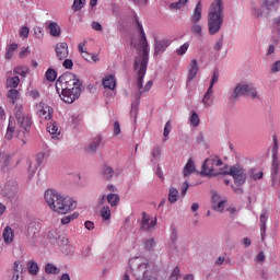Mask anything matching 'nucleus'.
<instances>
[{"label":"nucleus","mask_w":280,"mask_h":280,"mask_svg":"<svg viewBox=\"0 0 280 280\" xmlns=\"http://www.w3.org/2000/svg\"><path fill=\"white\" fill-rule=\"evenodd\" d=\"M33 124L32 116L23 112V105H15L14 116L9 117L5 139L11 141L15 135L18 139H21L23 145H25L27 143L25 139H27V135H30Z\"/></svg>","instance_id":"nucleus-1"},{"label":"nucleus","mask_w":280,"mask_h":280,"mask_svg":"<svg viewBox=\"0 0 280 280\" xmlns=\"http://www.w3.org/2000/svg\"><path fill=\"white\" fill-rule=\"evenodd\" d=\"M82 80L73 72H65L56 81V91L66 104H73L82 95Z\"/></svg>","instance_id":"nucleus-2"},{"label":"nucleus","mask_w":280,"mask_h":280,"mask_svg":"<svg viewBox=\"0 0 280 280\" xmlns=\"http://www.w3.org/2000/svg\"><path fill=\"white\" fill-rule=\"evenodd\" d=\"M44 198L49 209L61 215L69 213V211H73V209L78 207V202H75L73 198L61 196L60 192L55 189H47Z\"/></svg>","instance_id":"nucleus-3"},{"label":"nucleus","mask_w":280,"mask_h":280,"mask_svg":"<svg viewBox=\"0 0 280 280\" xmlns=\"http://www.w3.org/2000/svg\"><path fill=\"white\" fill-rule=\"evenodd\" d=\"M129 268L136 280H158L156 271L152 268L150 261L141 257L129 259Z\"/></svg>","instance_id":"nucleus-4"},{"label":"nucleus","mask_w":280,"mask_h":280,"mask_svg":"<svg viewBox=\"0 0 280 280\" xmlns=\"http://www.w3.org/2000/svg\"><path fill=\"white\" fill-rule=\"evenodd\" d=\"M222 23H224V5L222 0H214L208 13V32L210 36H214L222 30Z\"/></svg>","instance_id":"nucleus-5"},{"label":"nucleus","mask_w":280,"mask_h":280,"mask_svg":"<svg viewBox=\"0 0 280 280\" xmlns=\"http://www.w3.org/2000/svg\"><path fill=\"white\" fill-rule=\"evenodd\" d=\"M242 95L243 97H252V100H260L257 94V89L253 83H238L231 92L229 102L231 104H236V102H240V97H242Z\"/></svg>","instance_id":"nucleus-6"},{"label":"nucleus","mask_w":280,"mask_h":280,"mask_svg":"<svg viewBox=\"0 0 280 280\" xmlns=\"http://www.w3.org/2000/svg\"><path fill=\"white\" fill-rule=\"evenodd\" d=\"M142 47L141 57H137L133 62L135 71H138V85L141 88V82L145 78L148 71V62L150 60V45H144Z\"/></svg>","instance_id":"nucleus-7"},{"label":"nucleus","mask_w":280,"mask_h":280,"mask_svg":"<svg viewBox=\"0 0 280 280\" xmlns=\"http://www.w3.org/2000/svg\"><path fill=\"white\" fill-rule=\"evenodd\" d=\"M221 175L222 176H232V178L234 179V183H235V185H237V187H242V185H244V183H246V178H247L246 171L240 164L231 166L229 171H222Z\"/></svg>","instance_id":"nucleus-8"},{"label":"nucleus","mask_w":280,"mask_h":280,"mask_svg":"<svg viewBox=\"0 0 280 280\" xmlns=\"http://www.w3.org/2000/svg\"><path fill=\"white\" fill-rule=\"evenodd\" d=\"M200 19H202V2L198 1L192 15L190 16V22L192 23L190 32L196 36H202V26L196 24L199 23Z\"/></svg>","instance_id":"nucleus-9"},{"label":"nucleus","mask_w":280,"mask_h":280,"mask_svg":"<svg viewBox=\"0 0 280 280\" xmlns=\"http://www.w3.org/2000/svg\"><path fill=\"white\" fill-rule=\"evenodd\" d=\"M48 240L52 246H69V238H67L65 234L60 233L58 229H54L48 232Z\"/></svg>","instance_id":"nucleus-10"},{"label":"nucleus","mask_w":280,"mask_h":280,"mask_svg":"<svg viewBox=\"0 0 280 280\" xmlns=\"http://www.w3.org/2000/svg\"><path fill=\"white\" fill-rule=\"evenodd\" d=\"M38 233H40V223L31 221L26 229V237L30 246H36V240H38Z\"/></svg>","instance_id":"nucleus-11"},{"label":"nucleus","mask_w":280,"mask_h":280,"mask_svg":"<svg viewBox=\"0 0 280 280\" xmlns=\"http://www.w3.org/2000/svg\"><path fill=\"white\" fill-rule=\"evenodd\" d=\"M273 147L271 149L272 152V165H271V177L277 178L279 174V140H277V136L272 137Z\"/></svg>","instance_id":"nucleus-12"},{"label":"nucleus","mask_w":280,"mask_h":280,"mask_svg":"<svg viewBox=\"0 0 280 280\" xmlns=\"http://www.w3.org/2000/svg\"><path fill=\"white\" fill-rule=\"evenodd\" d=\"M215 166L213 165V160L211 158H208L205 160L202 166H201V176H220L222 174L221 172H224V168H220L219 172L215 171Z\"/></svg>","instance_id":"nucleus-13"},{"label":"nucleus","mask_w":280,"mask_h":280,"mask_svg":"<svg viewBox=\"0 0 280 280\" xmlns=\"http://www.w3.org/2000/svg\"><path fill=\"white\" fill-rule=\"evenodd\" d=\"M136 86L138 89V91L135 92L136 101L131 103L130 110V115L131 117H135V119H137V110L139 108V104H141V95H143V91H141V89H143V81H141V86H139V77L137 78Z\"/></svg>","instance_id":"nucleus-14"},{"label":"nucleus","mask_w":280,"mask_h":280,"mask_svg":"<svg viewBox=\"0 0 280 280\" xmlns=\"http://www.w3.org/2000/svg\"><path fill=\"white\" fill-rule=\"evenodd\" d=\"M104 145H106V141H104V138L101 135H98L92 139V141L86 148V152L89 154H95V152H97V148H104Z\"/></svg>","instance_id":"nucleus-15"},{"label":"nucleus","mask_w":280,"mask_h":280,"mask_svg":"<svg viewBox=\"0 0 280 280\" xmlns=\"http://www.w3.org/2000/svg\"><path fill=\"white\" fill-rule=\"evenodd\" d=\"M172 45L170 39H155L154 42V56H161L167 51V47Z\"/></svg>","instance_id":"nucleus-16"},{"label":"nucleus","mask_w":280,"mask_h":280,"mask_svg":"<svg viewBox=\"0 0 280 280\" xmlns=\"http://www.w3.org/2000/svg\"><path fill=\"white\" fill-rule=\"evenodd\" d=\"M225 203L226 201L222 200V197L217 191L212 192L211 205L214 211H220L222 213Z\"/></svg>","instance_id":"nucleus-17"},{"label":"nucleus","mask_w":280,"mask_h":280,"mask_svg":"<svg viewBox=\"0 0 280 280\" xmlns=\"http://www.w3.org/2000/svg\"><path fill=\"white\" fill-rule=\"evenodd\" d=\"M55 51L59 60H65V58H69V45L65 42L57 44Z\"/></svg>","instance_id":"nucleus-18"},{"label":"nucleus","mask_w":280,"mask_h":280,"mask_svg":"<svg viewBox=\"0 0 280 280\" xmlns=\"http://www.w3.org/2000/svg\"><path fill=\"white\" fill-rule=\"evenodd\" d=\"M46 30H48L50 36L54 38H58L62 34V28H60V25H58L57 22H49L46 25Z\"/></svg>","instance_id":"nucleus-19"},{"label":"nucleus","mask_w":280,"mask_h":280,"mask_svg":"<svg viewBox=\"0 0 280 280\" xmlns=\"http://www.w3.org/2000/svg\"><path fill=\"white\" fill-rule=\"evenodd\" d=\"M153 226H156V218L150 219L147 217L145 212H142L141 230L150 231V229H153Z\"/></svg>","instance_id":"nucleus-20"},{"label":"nucleus","mask_w":280,"mask_h":280,"mask_svg":"<svg viewBox=\"0 0 280 280\" xmlns=\"http://www.w3.org/2000/svg\"><path fill=\"white\" fill-rule=\"evenodd\" d=\"M199 67H198V60L192 59L191 63L189 65V71L187 77V82H191L196 75H198Z\"/></svg>","instance_id":"nucleus-21"},{"label":"nucleus","mask_w":280,"mask_h":280,"mask_svg":"<svg viewBox=\"0 0 280 280\" xmlns=\"http://www.w3.org/2000/svg\"><path fill=\"white\" fill-rule=\"evenodd\" d=\"M39 106L42 107V109H39V117H43L44 119L49 121V119H51V115H54V108L47 105L45 106L44 103H40Z\"/></svg>","instance_id":"nucleus-22"},{"label":"nucleus","mask_w":280,"mask_h":280,"mask_svg":"<svg viewBox=\"0 0 280 280\" xmlns=\"http://www.w3.org/2000/svg\"><path fill=\"white\" fill-rule=\"evenodd\" d=\"M266 222H268V210H262L260 213V235L261 240L266 237Z\"/></svg>","instance_id":"nucleus-23"},{"label":"nucleus","mask_w":280,"mask_h":280,"mask_svg":"<svg viewBox=\"0 0 280 280\" xmlns=\"http://www.w3.org/2000/svg\"><path fill=\"white\" fill-rule=\"evenodd\" d=\"M103 86L105 89H109L110 91H115V89L117 88V80L115 79L114 75H107L103 80Z\"/></svg>","instance_id":"nucleus-24"},{"label":"nucleus","mask_w":280,"mask_h":280,"mask_svg":"<svg viewBox=\"0 0 280 280\" xmlns=\"http://www.w3.org/2000/svg\"><path fill=\"white\" fill-rule=\"evenodd\" d=\"M5 244H12L14 242V231L10 226H5L2 233Z\"/></svg>","instance_id":"nucleus-25"},{"label":"nucleus","mask_w":280,"mask_h":280,"mask_svg":"<svg viewBox=\"0 0 280 280\" xmlns=\"http://www.w3.org/2000/svg\"><path fill=\"white\" fill-rule=\"evenodd\" d=\"M102 176L104 180H110L115 176V170L106 164L102 166Z\"/></svg>","instance_id":"nucleus-26"},{"label":"nucleus","mask_w":280,"mask_h":280,"mask_svg":"<svg viewBox=\"0 0 280 280\" xmlns=\"http://www.w3.org/2000/svg\"><path fill=\"white\" fill-rule=\"evenodd\" d=\"M192 172H196V164L194 163L192 159H189L184 166L183 174L185 177H187L189 174H192Z\"/></svg>","instance_id":"nucleus-27"},{"label":"nucleus","mask_w":280,"mask_h":280,"mask_svg":"<svg viewBox=\"0 0 280 280\" xmlns=\"http://www.w3.org/2000/svg\"><path fill=\"white\" fill-rule=\"evenodd\" d=\"M47 132L52 136V139H58V124L56 121H51L47 124Z\"/></svg>","instance_id":"nucleus-28"},{"label":"nucleus","mask_w":280,"mask_h":280,"mask_svg":"<svg viewBox=\"0 0 280 280\" xmlns=\"http://www.w3.org/2000/svg\"><path fill=\"white\" fill-rule=\"evenodd\" d=\"M142 244L144 249L149 253H152V250H154V248L156 247V241H154V238H144L142 241Z\"/></svg>","instance_id":"nucleus-29"},{"label":"nucleus","mask_w":280,"mask_h":280,"mask_svg":"<svg viewBox=\"0 0 280 280\" xmlns=\"http://www.w3.org/2000/svg\"><path fill=\"white\" fill-rule=\"evenodd\" d=\"M211 97H213V88H208L206 94L203 95L202 104L206 106H211L213 104Z\"/></svg>","instance_id":"nucleus-30"},{"label":"nucleus","mask_w":280,"mask_h":280,"mask_svg":"<svg viewBox=\"0 0 280 280\" xmlns=\"http://www.w3.org/2000/svg\"><path fill=\"white\" fill-rule=\"evenodd\" d=\"M168 202L171 205H175V202H178V189L171 187L168 191Z\"/></svg>","instance_id":"nucleus-31"},{"label":"nucleus","mask_w":280,"mask_h":280,"mask_svg":"<svg viewBox=\"0 0 280 280\" xmlns=\"http://www.w3.org/2000/svg\"><path fill=\"white\" fill-rule=\"evenodd\" d=\"M265 8L268 12L279 8V0H264Z\"/></svg>","instance_id":"nucleus-32"},{"label":"nucleus","mask_w":280,"mask_h":280,"mask_svg":"<svg viewBox=\"0 0 280 280\" xmlns=\"http://www.w3.org/2000/svg\"><path fill=\"white\" fill-rule=\"evenodd\" d=\"M27 270L31 275L36 276L38 275L40 267H38V264L36 261L31 260L27 262Z\"/></svg>","instance_id":"nucleus-33"},{"label":"nucleus","mask_w":280,"mask_h":280,"mask_svg":"<svg viewBox=\"0 0 280 280\" xmlns=\"http://www.w3.org/2000/svg\"><path fill=\"white\" fill-rule=\"evenodd\" d=\"M19 84H21V79L19 75L7 79V86L10 89H16Z\"/></svg>","instance_id":"nucleus-34"},{"label":"nucleus","mask_w":280,"mask_h":280,"mask_svg":"<svg viewBox=\"0 0 280 280\" xmlns=\"http://www.w3.org/2000/svg\"><path fill=\"white\" fill-rule=\"evenodd\" d=\"M45 78L48 82H56V78H58V72L54 68H48Z\"/></svg>","instance_id":"nucleus-35"},{"label":"nucleus","mask_w":280,"mask_h":280,"mask_svg":"<svg viewBox=\"0 0 280 280\" xmlns=\"http://www.w3.org/2000/svg\"><path fill=\"white\" fill-rule=\"evenodd\" d=\"M16 49H19L18 44H10L4 56L5 60H12V56H14V51H16Z\"/></svg>","instance_id":"nucleus-36"},{"label":"nucleus","mask_w":280,"mask_h":280,"mask_svg":"<svg viewBox=\"0 0 280 280\" xmlns=\"http://www.w3.org/2000/svg\"><path fill=\"white\" fill-rule=\"evenodd\" d=\"M81 56L83 59L86 60V62H91V60H92V62H100V57L97 55H95V54L91 55V52H89L86 50Z\"/></svg>","instance_id":"nucleus-37"},{"label":"nucleus","mask_w":280,"mask_h":280,"mask_svg":"<svg viewBox=\"0 0 280 280\" xmlns=\"http://www.w3.org/2000/svg\"><path fill=\"white\" fill-rule=\"evenodd\" d=\"M80 217V213L73 212L72 214L66 215L61 219V224H71L73 220H78Z\"/></svg>","instance_id":"nucleus-38"},{"label":"nucleus","mask_w":280,"mask_h":280,"mask_svg":"<svg viewBox=\"0 0 280 280\" xmlns=\"http://www.w3.org/2000/svg\"><path fill=\"white\" fill-rule=\"evenodd\" d=\"M107 202L110 203V207H117V205H119V195L117 194H109L106 197Z\"/></svg>","instance_id":"nucleus-39"},{"label":"nucleus","mask_w":280,"mask_h":280,"mask_svg":"<svg viewBox=\"0 0 280 280\" xmlns=\"http://www.w3.org/2000/svg\"><path fill=\"white\" fill-rule=\"evenodd\" d=\"M45 272H47V275H58V272H60V269L56 267V265L48 262L45 266Z\"/></svg>","instance_id":"nucleus-40"},{"label":"nucleus","mask_w":280,"mask_h":280,"mask_svg":"<svg viewBox=\"0 0 280 280\" xmlns=\"http://www.w3.org/2000/svg\"><path fill=\"white\" fill-rule=\"evenodd\" d=\"M84 5H86V0H73L71 8L73 12H80Z\"/></svg>","instance_id":"nucleus-41"},{"label":"nucleus","mask_w":280,"mask_h":280,"mask_svg":"<svg viewBox=\"0 0 280 280\" xmlns=\"http://www.w3.org/2000/svg\"><path fill=\"white\" fill-rule=\"evenodd\" d=\"M10 165V155L7 153H0V166L5 170Z\"/></svg>","instance_id":"nucleus-42"},{"label":"nucleus","mask_w":280,"mask_h":280,"mask_svg":"<svg viewBox=\"0 0 280 280\" xmlns=\"http://www.w3.org/2000/svg\"><path fill=\"white\" fill-rule=\"evenodd\" d=\"M8 97L11 100L12 104H14V102L19 100V90H16V88L9 90Z\"/></svg>","instance_id":"nucleus-43"},{"label":"nucleus","mask_w":280,"mask_h":280,"mask_svg":"<svg viewBox=\"0 0 280 280\" xmlns=\"http://www.w3.org/2000/svg\"><path fill=\"white\" fill-rule=\"evenodd\" d=\"M190 124L194 126V128H198L200 126V116H198V113L192 112L190 116Z\"/></svg>","instance_id":"nucleus-44"},{"label":"nucleus","mask_w":280,"mask_h":280,"mask_svg":"<svg viewBox=\"0 0 280 280\" xmlns=\"http://www.w3.org/2000/svg\"><path fill=\"white\" fill-rule=\"evenodd\" d=\"M13 277H16V280H19V272H23V265H21V261L16 260L13 264Z\"/></svg>","instance_id":"nucleus-45"},{"label":"nucleus","mask_w":280,"mask_h":280,"mask_svg":"<svg viewBox=\"0 0 280 280\" xmlns=\"http://www.w3.org/2000/svg\"><path fill=\"white\" fill-rule=\"evenodd\" d=\"M252 14L255 19H264V11L257 8L255 4H252Z\"/></svg>","instance_id":"nucleus-46"},{"label":"nucleus","mask_w":280,"mask_h":280,"mask_svg":"<svg viewBox=\"0 0 280 280\" xmlns=\"http://www.w3.org/2000/svg\"><path fill=\"white\" fill-rule=\"evenodd\" d=\"M13 73L15 75H21L22 78H26L27 73H30V70L27 68L23 69L22 67H16L13 69Z\"/></svg>","instance_id":"nucleus-47"},{"label":"nucleus","mask_w":280,"mask_h":280,"mask_svg":"<svg viewBox=\"0 0 280 280\" xmlns=\"http://www.w3.org/2000/svg\"><path fill=\"white\" fill-rule=\"evenodd\" d=\"M189 0H179L170 4L171 10H180Z\"/></svg>","instance_id":"nucleus-48"},{"label":"nucleus","mask_w":280,"mask_h":280,"mask_svg":"<svg viewBox=\"0 0 280 280\" xmlns=\"http://www.w3.org/2000/svg\"><path fill=\"white\" fill-rule=\"evenodd\" d=\"M101 215L103 220H110V208L108 206H104L101 209Z\"/></svg>","instance_id":"nucleus-49"},{"label":"nucleus","mask_w":280,"mask_h":280,"mask_svg":"<svg viewBox=\"0 0 280 280\" xmlns=\"http://www.w3.org/2000/svg\"><path fill=\"white\" fill-rule=\"evenodd\" d=\"M135 25H136V30L140 32H144L143 30V24H141V22L139 21V16L137 15V13H133V19H132Z\"/></svg>","instance_id":"nucleus-50"},{"label":"nucleus","mask_w":280,"mask_h":280,"mask_svg":"<svg viewBox=\"0 0 280 280\" xmlns=\"http://www.w3.org/2000/svg\"><path fill=\"white\" fill-rule=\"evenodd\" d=\"M187 49H189V43H185L176 49L177 56H185V54H187Z\"/></svg>","instance_id":"nucleus-51"},{"label":"nucleus","mask_w":280,"mask_h":280,"mask_svg":"<svg viewBox=\"0 0 280 280\" xmlns=\"http://www.w3.org/2000/svg\"><path fill=\"white\" fill-rule=\"evenodd\" d=\"M178 279H180V268L175 267L171 276L168 277V280H178Z\"/></svg>","instance_id":"nucleus-52"},{"label":"nucleus","mask_w":280,"mask_h":280,"mask_svg":"<svg viewBox=\"0 0 280 280\" xmlns=\"http://www.w3.org/2000/svg\"><path fill=\"white\" fill-rule=\"evenodd\" d=\"M34 36H35V38H38V39L43 38V36H45V32H44L43 27L35 26L34 27Z\"/></svg>","instance_id":"nucleus-53"},{"label":"nucleus","mask_w":280,"mask_h":280,"mask_svg":"<svg viewBox=\"0 0 280 280\" xmlns=\"http://www.w3.org/2000/svg\"><path fill=\"white\" fill-rule=\"evenodd\" d=\"M218 80H220V73L218 71H214L209 88L213 89V85L218 84Z\"/></svg>","instance_id":"nucleus-54"},{"label":"nucleus","mask_w":280,"mask_h":280,"mask_svg":"<svg viewBox=\"0 0 280 280\" xmlns=\"http://www.w3.org/2000/svg\"><path fill=\"white\" fill-rule=\"evenodd\" d=\"M250 178H253V180H261V178H264V172H258V173H255V170H252L250 172Z\"/></svg>","instance_id":"nucleus-55"},{"label":"nucleus","mask_w":280,"mask_h":280,"mask_svg":"<svg viewBox=\"0 0 280 280\" xmlns=\"http://www.w3.org/2000/svg\"><path fill=\"white\" fill-rule=\"evenodd\" d=\"M70 119L73 128H78V126H80V121H82V118H80V116L77 115L71 116Z\"/></svg>","instance_id":"nucleus-56"},{"label":"nucleus","mask_w":280,"mask_h":280,"mask_svg":"<svg viewBox=\"0 0 280 280\" xmlns=\"http://www.w3.org/2000/svg\"><path fill=\"white\" fill-rule=\"evenodd\" d=\"M27 36H30V27L23 26V27L20 30V37H21V38H27Z\"/></svg>","instance_id":"nucleus-57"},{"label":"nucleus","mask_w":280,"mask_h":280,"mask_svg":"<svg viewBox=\"0 0 280 280\" xmlns=\"http://www.w3.org/2000/svg\"><path fill=\"white\" fill-rule=\"evenodd\" d=\"M151 156H153V159H160L161 158V147H154L152 149Z\"/></svg>","instance_id":"nucleus-58"},{"label":"nucleus","mask_w":280,"mask_h":280,"mask_svg":"<svg viewBox=\"0 0 280 280\" xmlns=\"http://www.w3.org/2000/svg\"><path fill=\"white\" fill-rule=\"evenodd\" d=\"M170 132H172V122L168 120L164 127V137H170Z\"/></svg>","instance_id":"nucleus-59"},{"label":"nucleus","mask_w":280,"mask_h":280,"mask_svg":"<svg viewBox=\"0 0 280 280\" xmlns=\"http://www.w3.org/2000/svg\"><path fill=\"white\" fill-rule=\"evenodd\" d=\"M273 30L279 34L280 32V16L273 19Z\"/></svg>","instance_id":"nucleus-60"},{"label":"nucleus","mask_w":280,"mask_h":280,"mask_svg":"<svg viewBox=\"0 0 280 280\" xmlns=\"http://www.w3.org/2000/svg\"><path fill=\"white\" fill-rule=\"evenodd\" d=\"M121 133V125H119V121L114 122V135L117 137V135Z\"/></svg>","instance_id":"nucleus-61"},{"label":"nucleus","mask_w":280,"mask_h":280,"mask_svg":"<svg viewBox=\"0 0 280 280\" xmlns=\"http://www.w3.org/2000/svg\"><path fill=\"white\" fill-rule=\"evenodd\" d=\"M62 66L65 67V69H73V60L65 59Z\"/></svg>","instance_id":"nucleus-62"},{"label":"nucleus","mask_w":280,"mask_h":280,"mask_svg":"<svg viewBox=\"0 0 280 280\" xmlns=\"http://www.w3.org/2000/svg\"><path fill=\"white\" fill-rule=\"evenodd\" d=\"M280 71V60L276 61L271 67V73H277Z\"/></svg>","instance_id":"nucleus-63"},{"label":"nucleus","mask_w":280,"mask_h":280,"mask_svg":"<svg viewBox=\"0 0 280 280\" xmlns=\"http://www.w3.org/2000/svg\"><path fill=\"white\" fill-rule=\"evenodd\" d=\"M92 30H95V32H102L104 28L100 22H92Z\"/></svg>","instance_id":"nucleus-64"}]
</instances>
